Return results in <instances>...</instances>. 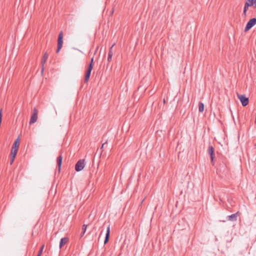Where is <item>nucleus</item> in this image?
Listing matches in <instances>:
<instances>
[{"mask_svg":"<svg viewBox=\"0 0 256 256\" xmlns=\"http://www.w3.org/2000/svg\"><path fill=\"white\" fill-rule=\"evenodd\" d=\"M94 66V58H92L90 60V62L88 64V66L86 70L85 76H84V82L86 83L90 79L91 72Z\"/></svg>","mask_w":256,"mask_h":256,"instance_id":"obj_1","label":"nucleus"},{"mask_svg":"<svg viewBox=\"0 0 256 256\" xmlns=\"http://www.w3.org/2000/svg\"><path fill=\"white\" fill-rule=\"evenodd\" d=\"M63 32L61 31L58 34V46L56 52L58 53L62 48L63 44Z\"/></svg>","mask_w":256,"mask_h":256,"instance_id":"obj_2","label":"nucleus"},{"mask_svg":"<svg viewBox=\"0 0 256 256\" xmlns=\"http://www.w3.org/2000/svg\"><path fill=\"white\" fill-rule=\"evenodd\" d=\"M86 165L85 160L81 159L78 161L75 165V170L76 172H80L83 170Z\"/></svg>","mask_w":256,"mask_h":256,"instance_id":"obj_3","label":"nucleus"},{"mask_svg":"<svg viewBox=\"0 0 256 256\" xmlns=\"http://www.w3.org/2000/svg\"><path fill=\"white\" fill-rule=\"evenodd\" d=\"M237 96L240 100L242 105L243 106H246L248 104L249 100L248 98L246 97L245 95H242L237 93Z\"/></svg>","mask_w":256,"mask_h":256,"instance_id":"obj_4","label":"nucleus"},{"mask_svg":"<svg viewBox=\"0 0 256 256\" xmlns=\"http://www.w3.org/2000/svg\"><path fill=\"white\" fill-rule=\"evenodd\" d=\"M256 24V18H252L250 19L246 24L244 28V32H247L250 30Z\"/></svg>","mask_w":256,"mask_h":256,"instance_id":"obj_5","label":"nucleus"},{"mask_svg":"<svg viewBox=\"0 0 256 256\" xmlns=\"http://www.w3.org/2000/svg\"><path fill=\"white\" fill-rule=\"evenodd\" d=\"M38 110L36 108H34L32 114V115L30 121V124H32L36 122L38 120Z\"/></svg>","mask_w":256,"mask_h":256,"instance_id":"obj_6","label":"nucleus"},{"mask_svg":"<svg viewBox=\"0 0 256 256\" xmlns=\"http://www.w3.org/2000/svg\"><path fill=\"white\" fill-rule=\"evenodd\" d=\"M240 212H237L236 213L232 214L230 216H228L226 217V219L228 221L231 222H235L237 220V217L238 216L240 215Z\"/></svg>","mask_w":256,"mask_h":256,"instance_id":"obj_7","label":"nucleus"},{"mask_svg":"<svg viewBox=\"0 0 256 256\" xmlns=\"http://www.w3.org/2000/svg\"><path fill=\"white\" fill-rule=\"evenodd\" d=\"M208 152L210 155L212 162L214 158V148L212 146H210L208 147Z\"/></svg>","mask_w":256,"mask_h":256,"instance_id":"obj_8","label":"nucleus"},{"mask_svg":"<svg viewBox=\"0 0 256 256\" xmlns=\"http://www.w3.org/2000/svg\"><path fill=\"white\" fill-rule=\"evenodd\" d=\"M110 234V226L106 228V234L105 239L104 240V244H106L109 240Z\"/></svg>","mask_w":256,"mask_h":256,"instance_id":"obj_9","label":"nucleus"},{"mask_svg":"<svg viewBox=\"0 0 256 256\" xmlns=\"http://www.w3.org/2000/svg\"><path fill=\"white\" fill-rule=\"evenodd\" d=\"M48 58V54L46 52L44 54V55L43 56L42 60V73L44 70V64L45 62H46V61L47 60Z\"/></svg>","mask_w":256,"mask_h":256,"instance_id":"obj_10","label":"nucleus"},{"mask_svg":"<svg viewBox=\"0 0 256 256\" xmlns=\"http://www.w3.org/2000/svg\"><path fill=\"white\" fill-rule=\"evenodd\" d=\"M115 45V44H114L110 48V50H109V51H108V62H111L112 60V54H113V52H112V48L114 47V46Z\"/></svg>","mask_w":256,"mask_h":256,"instance_id":"obj_11","label":"nucleus"},{"mask_svg":"<svg viewBox=\"0 0 256 256\" xmlns=\"http://www.w3.org/2000/svg\"><path fill=\"white\" fill-rule=\"evenodd\" d=\"M68 239L67 238H61L60 242L59 248L60 249L65 244L68 242Z\"/></svg>","mask_w":256,"mask_h":256,"instance_id":"obj_12","label":"nucleus"},{"mask_svg":"<svg viewBox=\"0 0 256 256\" xmlns=\"http://www.w3.org/2000/svg\"><path fill=\"white\" fill-rule=\"evenodd\" d=\"M62 156L60 155L57 158L56 162L58 167V171L60 172V167L62 164Z\"/></svg>","mask_w":256,"mask_h":256,"instance_id":"obj_13","label":"nucleus"},{"mask_svg":"<svg viewBox=\"0 0 256 256\" xmlns=\"http://www.w3.org/2000/svg\"><path fill=\"white\" fill-rule=\"evenodd\" d=\"M19 146H20V139H19V138H18L15 140V141L12 145V148H13V149L16 148V150H18Z\"/></svg>","mask_w":256,"mask_h":256,"instance_id":"obj_14","label":"nucleus"},{"mask_svg":"<svg viewBox=\"0 0 256 256\" xmlns=\"http://www.w3.org/2000/svg\"><path fill=\"white\" fill-rule=\"evenodd\" d=\"M204 104L202 102H200L198 104V111L200 112H204Z\"/></svg>","mask_w":256,"mask_h":256,"instance_id":"obj_15","label":"nucleus"},{"mask_svg":"<svg viewBox=\"0 0 256 256\" xmlns=\"http://www.w3.org/2000/svg\"><path fill=\"white\" fill-rule=\"evenodd\" d=\"M18 150H16V149L12 148V150H11L10 156H12V158H15L17 154Z\"/></svg>","mask_w":256,"mask_h":256,"instance_id":"obj_16","label":"nucleus"},{"mask_svg":"<svg viewBox=\"0 0 256 256\" xmlns=\"http://www.w3.org/2000/svg\"><path fill=\"white\" fill-rule=\"evenodd\" d=\"M86 228H87V226L86 224H84L82 226V234H81V236H82L84 234L86 231Z\"/></svg>","mask_w":256,"mask_h":256,"instance_id":"obj_17","label":"nucleus"},{"mask_svg":"<svg viewBox=\"0 0 256 256\" xmlns=\"http://www.w3.org/2000/svg\"><path fill=\"white\" fill-rule=\"evenodd\" d=\"M254 0H247L245 4H246L249 6L254 4Z\"/></svg>","mask_w":256,"mask_h":256,"instance_id":"obj_18","label":"nucleus"},{"mask_svg":"<svg viewBox=\"0 0 256 256\" xmlns=\"http://www.w3.org/2000/svg\"><path fill=\"white\" fill-rule=\"evenodd\" d=\"M44 248V245H42V247L40 248V250H39L38 256H40L42 253V252Z\"/></svg>","mask_w":256,"mask_h":256,"instance_id":"obj_19","label":"nucleus"},{"mask_svg":"<svg viewBox=\"0 0 256 256\" xmlns=\"http://www.w3.org/2000/svg\"><path fill=\"white\" fill-rule=\"evenodd\" d=\"M248 7H249V6L246 4H244V10L247 11Z\"/></svg>","mask_w":256,"mask_h":256,"instance_id":"obj_20","label":"nucleus"},{"mask_svg":"<svg viewBox=\"0 0 256 256\" xmlns=\"http://www.w3.org/2000/svg\"><path fill=\"white\" fill-rule=\"evenodd\" d=\"M15 158H12V156H10V164H12L14 162Z\"/></svg>","mask_w":256,"mask_h":256,"instance_id":"obj_21","label":"nucleus"},{"mask_svg":"<svg viewBox=\"0 0 256 256\" xmlns=\"http://www.w3.org/2000/svg\"><path fill=\"white\" fill-rule=\"evenodd\" d=\"M246 12L247 11L244 10L242 16H246Z\"/></svg>","mask_w":256,"mask_h":256,"instance_id":"obj_22","label":"nucleus"},{"mask_svg":"<svg viewBox=\"0 0 256 256\" xmlns=\"http://www.w3.org/2000/svg\"><path fill=\"white\" fill-rule=\"evenodd\" d=\"M106 144V142L104 143V144H102V146H101V148H100V150H102V148H104V146Z\"/></svg>","mask_w":256,"mask_h":256,"instance_id":"obj_23","label":"nucleus"},{"mask_svg":"<svg viewBox=\"0 0 256 256\" xmlns=\"http://www.w3.org/2000/svg\"><path fill=\"white\" fill-rule=\"evenodd\" d=\"M254 2L253 5H254V8H256V0H254Z\"/></svg>","mask_w":256,"mask_h":256,"instance_id":"obj_24","label":"nucleus"},{"mask_svg":"<svg viewBox=\"0 0 256 256\" xmlns=\"http://www.w3.org/2000/svg\"><path fill=\"white\" fill-rule=\"evenodd\" d=\"M163 101H164V103H166V100H165V99H164Z\"/></svg>","mask_w":256,"mask_h":256,"instance_id":"obj_25","label":"nucleus"},{"mask_svg":"<svg viewBox=\"0 0 256 256\" xmlns=\"http://www.w3.org/2000/svg\"><path fill=\"white\" fill-rule=\"evenodd\" d=\"M113 12H114V10H112V12H111V14H112Z\"/></svg>","mask_w":256,"mask_h":256,"instance_id":"obj_26","label":"nucleus"},{"mask_svg":"<svg viewBox=\"0 0 256 256\" xmlns=\"http://www.w3.org/2000/svg\"><path fill=\"white\" fill-rule=\"evenodd\" d=\"M254 146H256V144H254Z\"/></svg>","mask_w":256,"mask_h":256,"instance_id":"obj_27","label":"nucleus"},{"mask_svg":"<svg viewBox=\"0 0 256 256\" xmlns=\"http://www.w3.org/2000/svg\"><path fill=\"white\" fill-rule=\"evenodd\" d=\"M37 256H38V255H37Z\"/></svg>","mask_w":256,"mask_h":256,"instance_id":"obj_28","label":"nucleus"}]
</instances>
